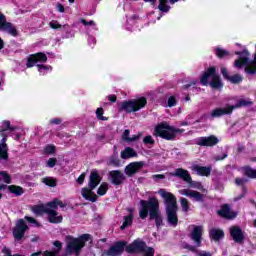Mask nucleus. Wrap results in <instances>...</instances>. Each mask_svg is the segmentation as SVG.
<instances>
[{
	"instance_id": "1",
	"label": "nucleus",
	"mask_w": 256,
	"mask_h": 256,
	"mask_svg": "<svg viewBox=\"0 0 256 256\" xmlns=\"http://www.w3.org/2000/svg\"><path fill=\"white\" fill-rule=\"evenodd\" d=\"M139 215L142 219H147L148 216L150 219H155L157 227H161L163 223V218L159 213V200L155 197H151L148 201H140Z\"/></svg>"
},
{
	"instance_id": "2",
	"label": "nucleus",
	"mask_w": 256,
	"mask_h": 256,
	"mask_svg": "<svg viewBox=\"0 0 256 256\" xmlns=\"http://www.w3.org/2000/svg\"><path fill=\"white\" fill-rule=\"evenodd\" d=\"M158 193L160 197L164 199L168 223L172 225V227H177V223H179V218H177V198L165 189H160Z\"/></svg>"
},
{
	"instance_id": "3",
	"label": "nucleus",
	"mask_w": 256,
	"mask_h": 256,
	"mask_svg": "<svg viewBox=\"0 0 256 256\" xmlns=\"http://www.w3.org/2000/svg\"><path fill=\"white\" fill-rule=\"evenodd\" d=\"M183 129H175V127L169 125L167 122L158 124L154 129L155 137H161L167 141H173L177 137V133H183Z\"/></svg>"
},
{
	"instance_id": "4",
	"label": "nucleus",
	"mask_w": 256,
	"mask_h": 256,
	"mask_svg": "<svg viewBox=\"0 0 256 256\" xmlns=\"http://www.w3.org/2000/svg\"><path fill=\"white\" fill-rule=\"evenodd\" d=\"M101 183V176H99V173L97 171H92L90 174V180L88 183V188L82 189V197L86 199L87 201H92V203H95L97 201V194L93 193V189L97 187Z\"/></svg>"
},
{
	"instance_id": "5",
	"label": "nucleus",
	"mask_w": 256,
	"mask_h": 256,
	"mask_svg": "<svg viewBox=\"0 0 256 256\" xmlns=\"http://www.w3.org/2000/svg\"><path fill=\"white\" fill-rule=\"evenodd\" d=\"M91 239V235L84 234L78 238H75L73 236H67L66 237V251L68 253H79L81 251L82 247H85V243Z\"/></svg>"
},
{
	"instance_id": "6",
	"label": "nucleus",
	"mask_w": 256,
	"mask_h": 256,
	"mask_svg": "<svg viewBox=\"0 0 256 256\" xmlns=\"http://www.w3.org/2000/svg\"><path fill=\"white\" fill-rule=\"evenodd\" d=\"M11 133V123L9 121H3L0 126V159L7 160L9 159V148H7V136Z\"/></svg>"
},
{
	"instance_id": "7",
	"label": "nucleus",
	"mask_w": 256,
	"mask_h": 256,
	"mask_svg": "<svg viewBox=\"0 0 256 256\" xmlns=\"http://www.w3.org/2000/svg\"><path fill=\"white\" fill-rule=\"evenodd\" d=\"M212 77V81L210 82V86L213 89H221L223 87V82H221V78L219 75H216L215 67H210L207 71L204 72L200 79L201 85H209V78Z\"/></svg>"
},
{
	"instance_id": "8",
	"label": "nucleus",
	"mask_w": 256,
	"mask_h": 256,
	"mask_svg": "<svg viewBox=\"0 0 256 256\" xmlns=\"http://www.w3.org/2000/svg\"><path fill=\"white\" fill-rule=\"evenodd\" d=\"M247 105H251V101L240 99L238 103L234 106H226L224 108H216L211 112V117H223V115H231L233 113V109H239V107H246Z\"/></svg>"
},
{
	"instance_id": "9",
	"label": "nucleus",
	"mask_w": 256,
	"mask_h": 256,
	"mask_svg": "<svg viewBox=\"0 0 256 256\" xmlns=\"http://www.w3.org/2000/svg\"><path fill=\"white\" fill-rule=\"evenodd\" d=\"M32 211L35 213V215H43V213H47L48 221L50 223H61V221H63V216L58 215L57 211L51 210L45 205L34 206Z\"/></svg>"
},
{
	"instance_id": "10",
	"label": "nucleus",
	"mask_w": 256,
	"mask_h": 256,
	"mask_svg": "<svg viewBox=\"0 0 256 256\" xmlns=\"http://www.w3.org/2000/svg\"><path fill=\"white\" fill-rule=\"evenodd\" d=\"M147 105V99L139 98L132 101L122 102L120 105L121 111H126V113H135L136 111H140Z\"/></svg>"
},
{
	"instance_id": "11",
	"label": "nucleus",
	"mask_w": 256,
	"mask_h": 256,
	"mask_svg": "<svg viewBox=\"0 0 256 256\" xmlns=\"http://www.w3.org/2000/svg\"><path fill=\"white\" fill-rule=\"evenodd\" d=\"M149 249L150 248H147V245H145V242L141 240H135L132 244L126 247L127 253H144V256L147 255Z\"/></svg>"
},
{
	"instance_id": "12",
	"label": "nucleus",
	"mask_w": 256,
	"mask_h": 256,
	"mask_svg": "<svg viewBox=\"0 0 256 256\" xmlns=\"http://www.w3.org/2000/svg\"><path fill=\"white\" fill-rule=\"evenodd\" d=\"M28 229L29 227L27 226V223H25V220H18L13 230L14 239H16L17 241H21V238L25 237V231H27Z\"/></svg>"
},
{
	"instance_id": "13",
	"label": "nucleus",
	"mask_w": 256,
	"mask_h": 256,
	"mask_svg": "<svg viewBox=\"0 0 256 256\" xmlns=\"http://www.w3.org/2000/svg\"><path fill=\"white\" fill-rule=\"evenodd\" d=\"M0 31H5L9 35H12V37H17V29L13 24L7 22L5 19V15H3L0 12Z\"/></svg>"
},
{
	"instance_id": "14",
	"label": "nucleus",
	"mask_w": 256,
	"mask_h": 256,
	"mask_svg": "<svg viewBox=\"0 0 256 256\" xmlns=\"http://www.w3.org/2000/svg\"><path fill=\"white\" fill-rule=\"evenodd\" d=\"M178 193L179 195H184V197H189V199H192V201H197L198 203H202L204 199L203 194L187 188L179 190Z\"/></svg>"
},
{
	"instance_id": "15",
	"label": "nucleus",
	"mask_w": 256,
	"mask_h": 256,
	"mask_svg": "<svg viewBox=\"0 0 256 256\" xmlns=\"http://www.w3.org/2000/svg\"><path fill=\"white\" fill-rule=\"evenodd\" d=\"M47 61V55H45L44 53H36L31 55L28 58V62L26 64V67L31 68V67H35L36 63H45Z\"/></svg>"
},
{
	"instance_id": "16",
	"label": "nucleus",
	"mask_w": 256,
	"mask_h": 256,
	"mask_svg": "<svg viewBox=\"0 0 256 256\" xmlns=\"http://www.w3.org/2000/svg\"><path fill=\"white\" fill-rule=\"evenodd\" d=\"M219 143V139L216 136L200 137L197 141V145L200 147H213Z\"/></svg>"
},
{
	"instance_id": "17",
	"label": "nucleus",
	"mask_w": 256,
	"mask_h": 256,
	"mask_svg": "<svg viewBox=\"0 0 256 256\" xmlns=\"http://www.w3.org/2000/svg\"><path fill=\"white\" fill-rule=\"evenodd\" d=\"M203 236V226H194L191 232V239L197 247H201V237Z\"/></svg>"
},
{
	"instance_id": "18",
	"label": "nucleus",
	"mask_w": 256,
	"mask_h": 256,
	"mask_svg": "<svg viewBox=\"0 0 256 256\" xmlns=\"http://www.w3.org/2000/svg\"><path fill=\"white\" fill-rule=\"evenodd\" d=\"M110 179L113 185H121L125 181V175L119 170H113L110 172Z\"/></svg>"
},
{
	"instance_id": "19",
	"label": "nucleus",
	"mask_w": 256,
	"mask_h": 256,
	"mask_svg": "<svg viewBox=\"0 0 256 256\" xmlns=\"http://www.w3.org/2000/svg\"><path fill=\"white\" fill-rule=\"evenodd\" d=\"M218 214L220 217H224V219H235L237 217V212L231 210L228 205H223Z\"/></svg>"
},
{
	"instance_id": "20",
	"label": "nucleus",
	"mask_w": 256,
	"mask_h": 256,
	"mask_svg": "<svg viewBox=\"0 0 256 256\" xmlns=\"http://www.w3.org/2000/svg\"><path fill=\"white\" fill-rule=\"evenodd\" d=\"M145 163L143 162H132L125 168V173L128 175V177H131V175H135L139 169H141Z\"/></svg>"
},
{
	"instance_id": "21",
	"label": "nucleus",
	"mask_w": 256,
	"mask_h": 256,
	"mask_svg": "<svg viewBox=\"0 0 256 256\" xmlns=\"http://www.w3.org/2000/svg\"><path fill=\"white\" fill-rule=\"evenodd\" d=\"M230 234L235 243H243V231L241 228L237 226L230 228Z\"/></svg>"
},
{
	"instance_id": "22",
	"label": "nucleus",
	"mask_w": 256,
	"mask_h": 256,
	"mask_svg": "<svg viewBox=\"0 0 256 256\" xmlns=\"http://www.w3.org/2000/svg\"><path fill=\"white\" fill-rule=\"evenodd\" d=\"M172 177H179L180 179H183L187 183V181H191V174H189V171L178 168L174 172L171 173Z\"/></svg>"
},
{
	"instance_id": "23",
	"label": "nucleus",
	"mask_w": 256,
	"mask_h": 256,
	"mask_svg": "<svg viewBox=\"0 0 256 256\" xmlns=\"http://www.w3.org/2000/svg\"><path fill=\"white\" fill-rule=\"evenodd\" d=\"M124 250H125V243L118 242L109 249L108 255H111V256L121 255V253H123Z\"/></svg>"
},
{
	"instance_id": "24",
	"label": "nucleus",
	"mask_w": 256,
	"mask_h": 256,
	"mask_svg": "<svg viewBox=\"0 0 256 256\" xmlns=\"http://www.w3.org/2000/svg\"><path fill=\"white\" fill-rule=\"evenodd\" d=\"M192 170L197 173V175H200L201 177H209L211 175V167L207 166H193Z\"/></svg>"
},
{
	"instance_id": "25",
	"label": "nucleus",
	"mask_w": 256,
	"mask_h": 256,
	"mask_svg": "<svg viewBox=\"0 0 256 256\" xmlns=\"http://www.w3.org/2000/svg\"><path fill=\"white\" fill-rule=\"evenodd\" d=\"M58 207H61V209L67 207V204L63 203L59 199H54L51 202H48L46 205V209H50L51 211H57Z\"/></svg>"
},
{
	"instance_id": "26",
	"label": "nucleus",
	"mask_w": 256,
	"mask_h": 256,
	"mask_svg": "<svg viewBox=\"0 0 256 256\" xmlns=\"http://www.w3.org/2000/svg\"><path fill=\"white\" fill-rule=\"evenodd\" d=\"M121 159H131L133 157H137V152L131 147H126L120 153Z\"/></svg>"
},
{
	"instance_id": "27",
	"label": "nucleus",
	"mask_w": 256,
	"mask_h": 256,
	"mask_svg": "<svg viewBox=\"0 0 256 256\" xmlns=\"http://www.w3.org/2000/svg\"><path fill=\"white\" fill-rule=\"evenodd\" d=\"M210 237L214 241H219V239H223V237H225V233H223V230L221 229L213 228L210 230Z\"/></svg>"
},
{
	"instance_id": "28",
	"label": "nucleus",
	"mask_w": 256,
	"mask_h": 256,
	"mask_svg": "<svg viewBox=\"0 0 256 256\" xmlns=\"http://www.w3.org/2000/svg\"><path fill=\"white\" fill-rule=\"evenodd\" d=\"M130 133L131 132L129 130L124 131L122 135L123 141H127V143H133L135 141H139V138L141 137L140 135H133L132 137H129Z\"/></svg>"
},
{
	"instance_id": "29",
	"label": "nucleus",
	"mask_w": 256,
	"mask_h": 256,
	"mask_svg": "<svg viewBox=\"0 0 256 256\" xmlns=\"http://www.w3.org/2000/svg\"><path fill=\"white\" fill-rule=\"evenodd\" d=\"M158 1H159L158 9L159 11H161V13H169V11H171V6L167 4V0H158Z\"/></svg>"
},
{
	"instance_id": "30",
	"label": "nucleus",
	"mask_w": 256,
	"mask_h": 256,
	"mask_svg": "<svg viewBox=\"0 0 256 256\" xmlns=\"http://www.w3.org/2000/svg\"><path fill=\"white\" fill-rule=\"evenodd\" d=\"M7 188H8V191H10V193H14V195H17V196L23 195V193H25L23 188H21L20 186L10 185Z\"/></svg>"
},
{
	"instance_id": "31",
	"label": "nucleus",
	"mask_w": 256,
	"mask_h": 256,
	"mask_svg": "<svg viewBox=\"0 0 256 256\" xmlns=\"http://www.w3.org/2000/svg\"><path fill=\"white\" fill-rule=\"evenodd\" d=\"M189 183V186L192 187V189H198L199 191H203L205 193V188L203 187V184L201 182L193 181L190 176V181H187Z\"/></svg>"
},
{
	"instance_id": "32",
	"label": "nucleus",
	"mask_w": 256,
	"mask_h": 256,
	"mask_svg": "<svg viewBox=\"0 0 256 256\" xmlns=\"http://www.w3.org/2000/svg\"><path fill=\"white\" fill-rule=\"evenodd\" d=\"M133 224V214H130L128 216L124 217V222L122 224V226L120 227V229H127V227H131V225Z\"/></svg>"
},
{
	"instance_id": "33",
	"label": "nucleus",
	"mask_w": 256,
	"mask_h": 256,
	"mask_svg": "<svg viewBox=\"0 0 256 256\" xmlns=\"http://www.w3.org/2000/svg\"><path fill=\"white\" fill-rule=\"evenodd\" d=\"M107 191H109V184L103 182L97 190V195L103 197V195L107 194Z\"/></svg>"
},
{
	"instance_id": "34",
	"label": "nucleus",
	"mask_w": 256,
	"mask_h": 256,
	"mask_svg": "<svg viewBox=\"0 0 256 256\" xmlns=\"http://www.w3.org/2000/svg\"><path fill=\"white\" fill-rule=\"evenodd\" d=\"M38 71L40 75H47V73H51L53 68L51 66L38 65Z\"/></svg>"
},
{
	"instance_id": "35",
	"label": "nucleus",
	"mask_w": 256,
	"mask_h": 256,
	"mask_svg": "<svg viewBox=\"0 0 256 256\" xmlns=\"http://www.w3.org/2000/svg\"><path fill=\"white\" fill-rule=\"evenodd\" d=\"M0 181H3V183H11V176L6 171L0 172Z\"/></svg>"
},
{
	"instance_id": "36",
	"label": "nucleus",
	"mask_w": 256,
	"mask_h": 256,
	"mask_svg": "<svg viewBox=\"0 0 256 256\" xmlns=\"http://www.w3.org/2000/svg\"><path fill=\"white\" fill-rule=\"evenodd\" d=\"M180 205L182 207V211H184L185 213H187V211H189V200H187V198L181 197Z\"/></svg>"
},
{
	"instance_id": "37",
	"label": "nucleus",
	"mask_w": 256,
	"mask_h": 256,
	"mask_svg": "<svg viewBox=\"0 0 256 256\" xmlns=\"http://www.w3.org/2000/svg\"><path fill=\"white\" fill-rule=\"evenodd\" d=\"M55 151H56L55 145L53 144H48L44 147V153L46 155H55Z\"/></svg>"
},
{
	"instance_id": "38",
	"label": "nucleus",
	"mask_w": 256,
	"mask_h": 256,
	"mask_svg": "<svg viewBox=\"0 0 256 256\" xmlns=\"http://www.w3.org/2000/svg\"><path fill=\"white\" fill-rule=\"evenodd\" d=\"M228 81H230V83H234V84L241 83V81H243V76L236 74L234 76H230L228 78Z\"/></svg>"
},
{
	"instance_id": "39",
	"label": "nucleus",
	"mask_w": 256,
	"mask_h": 256,
	"mask_svg": "<svg viewBox=\"0 0 256 256\" xmlns=\"http://www.w3.org/2000/svg\"><path fill=\"white\" fill-rule=\"evenodd\" d=\"M43 183H45V185H48V187H56L57 185V182L51 177L44 178Z\"/></svg>"
},
{
	"instance_id": "40",
	"label": "nucleus",
	"mask_w": 256,
	"mask_h": 256,
	"mask_svg": "<svg viewBox=\"0 0 256 256\" xmlns=\"http://www.w3.org/2000/svg\"><path fill=\"white\" fill-rule=\"evenodd\" d=\"M215 54L217 55V57L222 59V57H227V55H229V52L221 48H215Z\"/></svg>"
},
{
	"instance_id": "41",
	"label": "nucleus",
	"mask_w": 256,
	"mask_h": 256,
	"mask_svg": "<svg viewBox=\"0 0 256 256\" xmlns=\"http://www.w3.org/2000/svg\"><path fill=\"white\" fill-rule=\"evenodd\" d=\"M80 22L85 25V27L89 26V27H93V29L97 30V25L95 24V21L90 20L87 22V20L85 19H81Z\"/></svg>"
},
{
	"instance_id": "42",
	"label": "nucleus",
	"mask_w": 256,
	"mask_h": 256,
	"mask_svg": "<svg viewBox=\"0 0 256 256\" xmlns=\"http://www.w3.org/2000/svg\"><path fill=\"white\" fill-rule=\"evenodd\" d=\"M245 175H247V177H251L252 179H256V170L253 168H246Z\"/></svg>"
},
{
	"instance_id": "43",
	"label": "nucleus",
	"mask_w": 256,
	"mask_h": 256,
	"mask_svg": "<svg viewBox=\"0 0 256 256\" xmlns=\"http://www.w3.org/2000/svg\"><path fill=\"white\" fill-rule=\"evenodd\" d=\"M103 113H104L103 108H98L96 110V117L101 121H107V118L103 116Z\"/></svg>"
},
{
	"instance_id": "44",
	"label": "nucleus",
	"mask_w": 256,
	"mask_h": 256,
	"mask_svg": "<svg viewBox=\"0 0 256 256\" xmlns=\"http://www.w3.org/2000/svg\"><path fill=\"white\" fill-rule=\"evenodd\" d=\"M143 143H145V145H153L155 143V140L153 139V136L148 135L144 137Z\"/></svg>"
},
{
	"instance_id": "45",
	"label": "nucleus",
	"mask_w": 256,
	"mask_h": 256,
	"mask_svg": "<svg viewBox=\"0 0 256 256\" xmlns=\"http://www.w3.org/2000/svg\"><path fill=\"white\" fill-rule=\"evenodd\" d=\"M47 167H50L51 169L57 165V158H49L46 162Z\"/></svg>"
},
{
	"instance_id": "46",
	"label": "nucleus",
	"mask_w": 256,
	"mask_h": 256,
	"mask_svg": "<svg viewBox=\"0 0 256 256\" xmlns=\"http://www.w3.org/2000/svg\"><path fill=\"white\" fill-rule=\"evenodd\" d=\"M51 29H61V24H59L58 21L56 20H52L50 23H49Z\"/></svg>"
},
{
	"instance_id": "47",
	"label": "nucleus",
	"mask_w": 256,
	"mask_h": 256,
	"mask_svg": "<svg viewBox=\"0 0 256 256\" xmlns=\"http://www.w3.org/2000/svg\"><path fill=\"white\" fill-rule=\"evenodd\" d=\"M177 105V100L175 97L171 96L168 98V107H175Z\"/></svg>"
},
{
	"instance_id": "48",
	"label": "nucleus",
	"mask_w": 256,
	"mask_h": 256,
	"mask_svg": "<svg viewBox=\"0 0 256 256\" xmlns=\"http://www.w3.org/2000/svg\"><path fill=\"white\" fill-rule=\"evenodd\" d=\"M53 245L54 247H56L54 251H57V253H59V251L63 249V244L60 241H54Z\"/></svg>"
},
{
	"instance_id": "49",
	"label": "nucleus",
	"mask_w": 256,
	"mask_h": 256,
	"mask_svg": "<svg viewBox=\"0 0 256 256\" xmlns=\"http://www.w3.org/2000/svg\"><path fill=\"white\" fill-rule=\"evenodd\" d=\"M221 73H222L224 79L229 80V77H230V76H229V72H227V68L222 67V68H221Z\"/></svg>"
},
{
	"instance_id": "50",
	"label": "nucleus",
	"mask_w": 256,
	"mask_h": 256,
	"mask_svg": "<svg viewBox=\"0 0 256 256\" xmlns=\"http://www.w3.org/2000/svg\"><path fill=\"white\" fill-rule=\"evenodd\" d=\"M2 253H4V256H21L19 254L11 255V250H9V248H4Z\"/></svg>"
},
{
	"instance_id": "51",
	"label": "nucleus",
	"mask_w": 256,
	"mask_h": 256,
	"mask_svg": "<svg viewBox=\"0 0 256 256\" xmlns=\"http://www.w3.org/2000/svg\"><path fill=\"white\" fill-rule=\"evenodd\" d=\"M25 219L28 221V223H33L34 225L39 226V223H37V220H35L33 217L26 216Z\"/></svg>"
},
{
	"instance_id": "52",
	"label": "nucleus",
	"mask_w": 256,
	"mask_h": 256,
	"mask_svg": "<svg viewBox=\"0 0 256 256\" xmlns=\"http://www.w3.org/2000/svg\"><path fill=\"white\" fill-rule=\"evenodd\" d=\"M88 43H89L90 47H93L96 43L95 37L89 36L88 37Z\"/></svg>"
},
{
	"instance_id": "53",
	"label": "nucleus",
	"mask_w": 256,
	"mask_h": 256,
	"mask_svg": "<svg viewBox=\"0 0 256 256\" xmlns=\"http://www.w3.org/2000/svg\"><path fill=\"white\" fill-rule=\"evenodd\" d=\"M197 255L198 256H213V254H211L210 252H207V251H198Z\"/></svg>"
},
{
	"instance_id": "54",
	"label": "nucleus",
	"mask_w": 256,
	"mask_h": 256,
	"mask_svg": "<svg viewBox=\"0 0 256 256\" xmlns=\"http://www.w3.org/2000/svg\"><path fill=\"white\" fill-rule=\"evenodd\" d=\"M44 256H57V251H45L43 253Z\"/></svg>"
},
{
	"instance_id": "55",
	"label": "nucleus",
	"mask_w": 256,
	"mask_h": 256,
	"mask_svg": "<svg viewBox=\"0 0 256 256\" xmlns=\"http://www.w3.org/2000/svg\"><path fill=\"white\" fill-rule=\"evenodd\" d=\"M245 183H247V179H241V178L236 179V185H245Z\"/></svg>"
},
{
	"instance_id": "56",
	"label": "nucleus",
	"mask_w": 256,
	"mask_h": 256,
	"mask_svg": "<svg viewBox=\"0 0 256 256\" xmlns=\"http://www.w3.org/2000/svg\"><path fill=\"white\" fill-rule=\"evenodd\" d=\"M83 181H85V173L81 174L78 179H77V183H79L80 185H82Z\"/></svg>"
},
{
	"instance_id": "57",
	"label": "nucleus",
	"mask_w": 256,
	"mask_h": 256,
	"mask_svg": "<svg viewBox=\"0 0 256 256\" xmlns=\"http://www.w3.org/2000/svg\"><path fill=\"white\" fill-rule=\"evenodd\" d=\"M155 255V250L153 248H149L146 252L145 256H154Z\"/></svg>"
},
{
	"instance_id": "58",
	"label": "nucleus",
	"mask_w": 256,
	"mask_h": 256,
	"mask_svg": "<svg viewBox=\"0 0 256 256\" xmlns=\"http://www.w3.org/2000/svg\"><path fill=\"white\" fill-rule=\"evenodd\" d=\"M50 123L52 125H59V123H61V119H58V118L52 119L50 120Z\"/></svg>"
},
{
	"instance_id": "59",
	"label": "nucleus",
	"mask_w": 256,
	"mask_h": 256,
	"mask_svg": "<svg viewBox=\"0 0 256 256\" xmlns=\"http://www.w3.org/2000/svg\"><path fill=\"white\" fill-rule=\"evenodd\" d=\"M57 11H59V13H65V7H63L62 4H58Z\"/></svg>"
},
{
	"instance_id": "60",
	"label": "nucleus",
	"mask_w": 256,
	"mask_h": 256,
	"mask_svg": "<svg viewBox=\"0 0 256 256\" xmlns=\"http://www.w3.org/2000/svg\"><path fill=\"white\" fill-rule=\"evenodd\" d=\"M197 83V80L192 81L191 83L185 85V89H189V87H193Z\"/></svg>"
},
{
	"instance_id": "61",
	"label": "nucleus",
	"mask_w": 256,
	"mask_h": 256,
	"mask_svg": "<svg viewBox=\"0 0 256 256\" xmlns=\"http://www.w3.org/2000/svg\"><path fill=\"white\" fill-rule=\"evenodd\" d=\"M153 179H165V175L157 174L153 176Z\"/></svg>"
},
{
	"instance_id": "62",
	"label": "nucleus",
	"mask_w": 256,
	"mask_h": 256,
	"mask_svg": "<svg viewBox=\"0 0 256 256\" xmlns=\"http://www.w3.org/2000/svg\"><path fill=\"white\" fill-rule=\"evenodd\" d=\"M108 99L112 102V103H115V101H117V97L112 95V96H109Z\"/></svg>"
},
{
	"instance_id": "63",
	"label": "nucleus",
	"mask_w": 256,
	"mask_h": 256,
	"mask_svg": "<svg viewBox=\"0 0 256 256\" xmlns=\"http://www.w3.org/2000/svg\"><path fill=\"white\" fill-rule=\"evenodd\" d=\"M186 249H189V251H196L194 246H186Z\"/></svg>"
},
{
	"instance_id": "64",
	"label": "nucleus",
	"mask_w": 256,
	"mask_h": 256,
	"mask_svg": "<svg viewBox=\"0 0 256 256\" xmlns=\"http://www.w3.org/2000/svg\"><path fill=\"white\" fill-rule=\"evenodd\" d=\"M39 255H41V251L31 254V256H39Z\"/></svg>"
}]
</instances>
